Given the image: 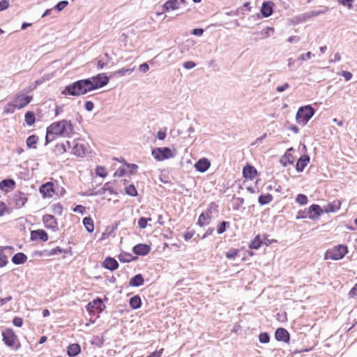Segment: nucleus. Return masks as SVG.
<instances>
[{
	"mask_svg": "<svg viewBox=\"0 0 357 357\" xmlns=\"http://www.w3.org/2000/svg\"><path fill=\"white\" fill-rule=\"evenodd\" d=\"M73 133V126L70 121L66 119L52 123L47 128L45 144L58 137H68Z\"/></svg>",
	"mask_w": 357,
	"mask_h": 357,
	"instance_id": "1",
	"label": "nucleus"
},
{
	"mask_svg": "<svg viewBox=\"0 0 357 357\" xmlns=\"http://www.w3.org/2000/svg\"><path fill=\"white\" fill-rule=\"evenodd\" d=\"M2 340L8 347L13 350H17L21 347L20 341L12 328H6L2 331Z\"/></svg>",
	"mask_w": 357,
	"mask_h": 357,
	"instance_id": "2",
	"label": "nucleus"
},
{
	"mask_svg": "<svg viewBox=\"0 0 357 357\" xmlns=\"http://www.w3.org/2000/svg\"><path fill=\"white\" fill-rule=\"evenodd\" d=\"M314 113L315 111L311 105L301 107L296 116L297 123L302 126L306 125Z\"/></svg>",
	"mask_w": 357,
	"mask_h": 357,
	"instance_id": "3",
	"label": "nucleus"
},
{
	"mask_svg": "<svg viewBox=\"0 0 357 357\" xmlns=\"http://www.w3.org/2000/svg\"><path fill=\"white\" fill-rule=\"evenodd\" d=\"M86 93V91L82 79L66 86L62 91L63 95L73 96H79Z\"/></svg>",
	"mask_w": 357,
	"mask_h": 357,
	"instance_id": "4",
	"label": "nucleus"
},
{
	"mask_svg": "<svg viewBox=\"0 0 357 357\" xmlns=\"http://www.w3.org/2000/svg\"><path fill=\"white\" fill-rule=\"evenodd\" d=\"M348 252V249L346 245H338L333 248L328 250L325 253V259L339 260L342 259Z\"/></svg>",
	"mask_w": 357,
	"mask_h": 357,
	"instance_id": "5",
	"label": "nucleus"
},
{
	"mask_svg": "<svg viewBox=\"0 0 357 357\" xmlns=\"http://www.w3.org/2000/svg\"><path fill=\"white\" fill-rule=\"evenodd\" d=\"M151 154L158 161L174 158L175 155L174 153L168 147L155 148L152 150Z\"/></svg>",
	"mask_w": 357,
	"mask_h": 357,
	"instance_id": "6",
	"label": "nucleus"
},
{
	"mask_svg": "<svg viewBox=\"0 0 357 357\" xmlns=\"http://www.w3.org/2000/svg\"><path fill=\"white\" fill-rule=\"evenodd\" d=\"M27 201L28 197L25 193L17 191L12 196L11 204L15 208L20 209L25 206Z\"/></svg>",
	"mask_w": 357,
	"mask_h": 357,
	"instance_id": "7",
	"label": "nucleus"
},
{
	"mask_svg": "<svg viewBox=\"0 0 357 357\" xmlns=\"http://www.w3.org/2000/svg\"><path fill=\"white\" fill-rule=\"evenodd\" d=\"M33 97L31 96H26L17 93L15 96L12 106L17 109H22L31 102Z\"/></svg>",
	"mask_w": 357,
	"mask_h": 357,
	"instance_id": "8",
	"label": "nucleus"
},
{
	"mask_svg": "<svg viewBox=\"0 0 357 357\" xmlns=\"http://www.w3.org/2000/svg\"><path fill=\"white\" fill-rule=\"evenodd\" d=\"M89 314L100 313L105 309V305L100 298H97L89 302L86 306Z\"/></svg>",
	"mask_w": 357,
	"mask_h": 357,
	"instance_id": "9",
	"label": "nucleus"
},
{
	"mask_svg": "<svg viewBox=\"0 0 357 357\" xmlns=\"http://www.w3.org/2000/svg\"><path fill=\"white\" fill-rule=\"evenodd\" d=\"M42 220L46 229L53 231L58 230V222L53 215L45 214L43 216Z\"/></svg>",
	"mask_w": 357,
	"mask_h": 357,
	"instance_id": "10",
	"label": "nucleus"
},
{
	"mask_svg": "<svg viewBox=\"0 0 357 357\" xmlns=\"http://www.w3.org/2000/svg\"><path fill=\"white\" fill-rule=\"evenodd\" d=\"M39 192L43 198H52L56 192L54 184L50 181L47 182L40 187Z\"/></svg>",
	"mask_w": 357,
	"mask_h": 357,
	"instance_id": "11",
	"label": "nucleus"
},
{
	"mask_svg": "<svg viewBox=\"0 0 357 357\" xmlns=\"http://www.w3.org/2000/svg\"><path fill=\"white\" fill-rule=\"evenodd\" d=\"M109 77L105 73H100L91 77L95 89L103 87L109 82Z\"/></svg>",
	"mask_w": 357,
	"mask_h": 357,
	"instance_id": "12",
	"label": "nucleus"
},
{
	"mask_svg": "<svg viewBox=\"0 0 357 357\" xmlns=\"http://www.w3.org/2000/svg\"><path fill=\"white\" fill-rule=\"evenodd\" d=\"M102 266L105 269L114 271L119 268V263L114 258L107 257L102 262Z\"/></svg>",
	"mask_w": 357,
	"mask_h": 357,
	"instance_id": "13",
	"label": "nucleus"
},
{
	"mask_svg": "<svg viewBox=\"0 0 357 357\" xmlns=\"http://www.w3.org/2000/svg\"><path fill=\"white\" fill-rule=\"evenodd\" d=\"M31 240L38 241L40 240L46 242L48 240V235L43 229H36L31 231Z\"/></svg>",
	"mask_w": 357,
	"mask_h": 357,
	"instance_id": "14",
	"label": "nucleus"
},
{
	"mask_svg": "<svg viewBox=\"0 0 357 357\" xmlns=\"http://www.w3.org/2000/svg\"><path fill=\"white\" fill-rule=\"evenodd\" d=\"M211 214L212 212L211 210L207 209L204 212L202 213L199 216L197 225L199 227H203L204 225H209L211 220Z\"/></svg>",
	"mask_w": 357,
	"mask_h": 357,
	"instance_id": "15",
	"label": "nucleus"
},
{
	"mask_svg": "<svg viewBox=\"0 0 357 357\" xmlns=\"http://www.w3.org/2000/svg\"><path fill=\"white\" fill-rule=\"evenodd\" d=\"M257 175V171L255 167L247 165L243 169V176L246 179L252 180Z\"/></svg>",
	"mask_w": 357,
	"mask_h": 357,
	"instance_id": "16",
	"label": "nucleus"
},
{
	"mask_svg": "<svg viewBox=\"0 0 357 357\" xmlns=\"http://www.w3.org/2000/svg\"><path fill=\"white\" fill-rule=\"evenodd\" d=\"M324 213V208H321L318 204H312L308 208V217L311 219L317 218L321 213Z\"/></svg>",
	"mask_w": 357,
	"mask_h": 357,
	"instance_id": "17",
	"label": "nucleus"
},
{
	"mask_svg": "<svg viewBox=\"0 0 357 357\" xmlns=\"http://www.w3.org/2000/svg\"><path fill=\"white\" fill-rule=\"evenodd\" d=\"M342 202L340 200H335L329 202L324 207V213H329L336 212L340 208Z\"/></svg>",
	"mask_w": 357,
	"mask_h": 357,
	"instance_id": "18",
	"label": "nucleus"
},
{
	"mask_svg": "<svg viewBox=\"0 0 357 357\" xmlns=\"http://www.w3.org/2000/svg\"><path fill=\"white\" fill-rule=\"evenodd\" d=\"M210 161L205 158L199 160L195 165V168L200 172H206L210 167Z\"/></svg>",
	"mask_w": 357,
	"mask_h": 357,
	"instance_id": "19",
	"label": "nucleus"
},
{
	"mask_svg": "<svg viewBox=\"0 0 357 357\" xmlns=\"http://www.w3.org/2000/svg\"><path fill=\"white\" fill-rule=\"evenodd\" d=\"M16 183L13 179H4L0 182V189L6 192L13 190Z\"/></svg>",
	"mask_w": 357,
	"mask_h": 357,
	"instance_id": "20",
	"label": "nucleus"
},
{
	"mask_svg": "<svg viewBox=\"0 0 357 357\" xmlns=\"http://www.w3.org/2000/svg\"><path fill=\"white\" fill-rule=\"evenodd\" d=\"M86 148L82 143L79 142H75L72 148V153L78 156L83 157L86 153Z\"/></svg>",
	"mask_w": 357,
	"mask_h": 357,
	"instance_id": "21",
	"label": "nucleus"
},
{
	"mask_svg": "<svg viewBox=\"0 0 357 357\" xmlns=\"http://www.w3.org/2000/svg\"><path fill=\"white\" fill-rule=\"evenodd\" d=\"M310 162V157L307 155H302L297 161L296 169L298 172H302Z\"/></svg>",
	"mask_w": 357,
	"mask_h": 357,
	"instance_id": "22",
	"label": "nucleus"
},
{
	"mask_svg": "<svg viewBox=\"0 0 357 357\" xmlns=\"http://www.w3.org/2000/svg\"><path fill=\"white\" fill-rule=\"evenodd\" d=\"M293 151L292 148L289 149L284 155L281 158L280 162L282 164L283 166L286 167L289 165H291L294 163V157L291 153V151Z\"/></svg>",
	"mask_w": 357,
	"mask_h": 357,
	"instance_id": "23",
	"label": "nucleus"
},
{
	"mask_svg": "<svg viewBox=\"0 0 357 357\" xmlns=\"http://www.w3.org/2000/svg\"><path fill=\"white\" fill-rule=\"evenodd\" d=\"M151 250V248L146 244L139 243L134 246L132 251L137 255H146Z\"/></svg>",
	"mask_w": 357,
	"mask_h": 357,
	"instance_id": "24",
	"label": "nucleus"
},
{
	"mask_svg": "<svg viewBox=\"0 0 357 357\" xmlns=\"http://www.w3.org/2000/svg\"><path fill=\"white\" fill-rule=\"evenodd\" d=\"M112 60L111 56L108 53H105L103 56H99L96 59L97 61V68L98 69H102L106 67L110 61Z\"/></svg>",
	"mask_w": 357,
	"mask_h": 357,
	"instance_id": "25",
	"label": "nucleus"
},
{
	"mask_svg": "<svg viewBox=\"0 0 357 357\" xmlns=\"http://www.w3.org/2000/svg\"><path fill=\"white\" fill-rule=\"evenodd\" d=\"M273 3L272 1H265L262 3L261 13L265 17H269L273 13Z\"/></svg>",
	"mask_w": 357,
	"mask_h": 357,
	"instance_id": "26",
	"label": "nucleus"
},
{
	"mask_svg": "<svg viewBox=\"0 0 357 357\" xmlns=\"http://www.w3.org/2000/svg\"><path fill=\"white\" fill-rule=\"evenodd\" d=\"M275 338L279 341H284L287 342L289 340V333L284 328H278L275 332Z\"/></svg>",
	"mask_w": 357,
	"mask_h": 357,
	"instance_id": "27",
	"label": "nucleus"
},
{
	"mask_svg": "<svg viewBox=\"0 0 357 357\" xmlns=\"http://www.w3.org/2000/svg\"><path fill=\"white\" fill-rule=\"evenodd\" d=\"M27 257L22 252H17L12 257V261L15 264H22L26 261Z\"/></svg>",
	"mask_w": 357,
	"mask_h": 357,
	"instance_id": "28",
	"label": "nucleus"
},
{
	"mask_svg": "<svg viewBox=\"0 0 357 357\" xmlns=\"http://www.w3.org/2000/svg\"><path fill=\"white\" fill-rule=\"evenodd\" d=\"M144 282L143 276L141 274H137L132 278L129 282L130 286L139 287L142 286Z\"/></svg>",
	"mask_w": 357,
	"mask_h": 357,
	"instance_id": "29",
	"label": "nucleus"
},
{
	"mask_svg": "<svg viewBox=\"0 0 357 357\" xmlns=\"http://www.w3.org/2000/svg\"><path fill=\"white\" fill-rule=\"evenodd\" d=\"M178 8V2L177 0H168L163 6V10L167 12L170 10H176Z\"/></svg>",
	"mask_w": 357,
	"mask_h": 357,
	"instance_id": "30",
	"label": "nucleus"
},
{
	"mask_svg": "<svg viewBox=\"0 0 357 357\" xmlns=\"http://www.w3.org/2000/svg\"><path fill=\"white\" fill-rule=\"evenodd\" d=\"M80 351L81 348L78 344H71L68 347V354L70 356H76Z\"/></svg>",
	"mask_w": 357,
	"mask_h": 357,
	"instance_id": "31",
	"label": "nucleus"
},
{
	"mask_svg": "<svg viewBox=\"0 0 357 357\" xmlns=\"http://www.w3.org/2000/svg\"><path fill=\"white\" fill-rule=\"evenodd\" d=\"M83 224L86 229V231L89 233H91L94 230V224L93 220L90 217H86L83 219Z\"/></svg>",
	"mask_w": 357,
	"mask_h": 357,
	"instance_id": "32",
	"label": "nucleus"
},
{
	"mask_svg": "<svg viewBox=\"0 0 357 357\" xmlns=\"http://www.w3.org/2000/svg\"><path fill=\"white\" fill-rule=\"evenodd\" d=\"M273 196L271 194L261 195L258 198V202L261 205L269 204L273 201Z\"/></svg>",
	"mask_w": 357,
	"mask_h": 357,
	"instance_id": "33",
	"label": "nucleus"
},
{
	"mask_svg": "<svg viewBox=\"0 0 357 357\" xmlns=\"http://www.w3.org/2000/svg\"><path fill=\"white\" fill-rule=\"evenodd\" d=\"M262 244V241L259 236V235H257L255 237V238L251 241V242L249 244V248L250 249H259Z\"/></svg>",
	"mask_w": 357,
	"mask_h": 357,
	"instance_id": "34",
	"label": "nucleus"
},
{
	"mask_svg": "<svg viewBox=\"0 0 357 357\" xmlns=\"http://www.w3.org/2000/svg\"><path fill=\"white\" fill-rule=\"evenodd\" d=\"M141 298L138 296H135L130 299V305L132 309H138L141 307Z\"/></svg>",
	"mask_w": 357,
	"mask_h": 357,
	"instance_id": "35",
	"label": "nucleus"
},
{
	"mask_svg": "<svg viewBox=\"0 0 357 357\" xmlns=\"http://www.w3.org/2000/svg\"><path fill=\"white\" fill-rule=\"evenodd\" d=\"M38 140V137L36 135H30L26 139L27 146L29 148L36 149Z\"/></svg>",
	"mask_w": 357,
	"mask_h": 357,
	"instance_id": "36",
	"label": "nucleus"
},
{
	"mask_svg": "<svg viewBox=\"0 0 357 357\" xmlns=\"http://www.w3.org/2000/svg\"><path fill=\"white\" fill-rule=\"evenodd\" d=\"M25 122L28 126H32L36 121L35 114L33 112L29 111L24 116Z\"/></svg>",
	"mask_w": 357,
	"mask_h": 357,
	"instance_id": "37",
	"label": "nucleus"
},
{
	"mask_svg": "<svg viewBox=\"0 0 357 357\" xmlns=\"http://www.w3.org/2000/svg\"><path fill=\"white\" fill-rule=\"evenodd\" d=\"M118 258L119 261L123 263L130 262L133 259L132 255L128 252L121 253L119 255Z\"/></svg>",
	"mask_w": 357,
	"mask_h": 357,
	"instance_id": "38",
	"label": "nucleus"
},
{
	"mask_svg": "<svg viewBox=\"0 0 357 357\" xmlns=\"http://www.w3.org/2000/svg\"><path fill=\"white\" fill-rule=\"evenodd\" d=\"M52 212L58 215H61L63 213V206L60 203H56L51 206Z\"/></svg>",
	"mask_w": 357,
	"mask_h": 357,
	"instance_id": "39",
	"label": "nucleus"
},
{
	"mask_svg": "<svg viewBox=\"0 0 357 357\" xmlns=\"http://www.w3.org/2000/svg\"><path fill=\"white\" fill-rule=\"evenodd\" d=\"M239 255V250L231 248L225 253V256L228 259H234Z\"/></svg>",
	"mask_w": 357,
	"mask_h": 357,
	"instance_id": "40",
	"label": "nucleus"
},
{
	"mask_svg": "<svg viewBox=\"0 0 357 357\" xmlns=\"http://www.w3.org/2000/svg\"><path fill=\"white\" fill-rule=\"evenodd\" d=\"M86 89V93L95 90L91 77L89 79H82Z\"/></svg>",
	"mask_w": 357,
	"mask_h": 357,
	"instance_id": "41",
	"label": "nucleus"
},
{
	"mask_svg": "<svg viewBox=\"0 0 357 357\" xmlns=\"http://www.w3.org/2000/svg\"><path fill=\"white\" fill-rule=\"evenodd\" d=\"M125 192L128 195H130L132 197H136L137 195V190L135 186L132 184L127 186L125 189Z\"/></svg>",
	"mask_w": 357,
	"mask_h": 357,
	"instance_id": "42",
	"label": "nucleus"
},
{
	"mask_svg": "<svg viewBox=\"0 0 357 357\" xmlns=\"http://www.w3.org/2000/svg\"><path fill=\"white\" fill-rule=\"evenodd\" d=\"M96 174L97 176H100L102 178H105L107 176L108 172L105 167L102 166H98L96 168Z\"/></svg>",
	"mask_w": 357,
	"mask_h": 357,
	"instance_id": "43",
	"label": "nucleus"
},
{
	"mask_svg": "<svg viewBox=\"0 0 357 357\" xmlns=\"http://www.w3.org/2000/svg\"><path fill=\"white\" fill-rule=\"evenodd\" d=\"M9 213L10 209L7 206L6 204L2 201H0V217Z\"/></svg>",
	"mask_w": 357,
	"mask_h": 357,
	"instance_id": "44",
	"label": "nucleus"
},
{
	"mask_svg": "<svg viewBox=\"0 0 357 357\" xmlns=\"http://www.w3.org/2000/svg\"><path fill=\"white\" fill-rule=\"evenodd\" d=\"M149 221H151V218H140L138 220V226L139 228L141 229H144L147 226V223Z\"/></svg>",
	"mask_w": 357,
	"mask_h": 357,
	"instance_id": "45",
	"label": "nucleus"
},
{
	"mask_svg": "<svg viewBox=\"0 0 357 357\" xmlns=\"http://www.w3.org/2000/svg\"><path fill=\"white\" fill-rule=\"evenodd\" d=\"M296 201L301 205H305L307 203L308 199L306 195L299 194L297 195Z\"/></svg>",
	"mask_w": 357,
	"mask_h": 357,
	"instance_id": "46",
	"label": "nucleus"
},
{
	"mask_svg": "<svg viewBox=\"0 0 357 357\" xmlns=\"http://www.w3.org/2000/svg\"><path fill=\"white\" fill-rule=\"evenodd\" d=\"M229 225V223L228 222L223 221L222 222L218 227V233L219 234L224 233L227 227H228Z\"/></svg>",
	"mask_w": 357,
	"mask_h": 357,
	"instance_id": "47",
	"label": "nucleus"
},
{
	"mask_svg": "<svg viewBox=\"0 0 357 357\" xmlns=\"http://www.w3.org/2000/svg\"><path fill=\"white\" fill-rule=\"evenodd\" d=\"M259 339L261 343H268L270 340L269 336L266 333H260Z\"/></svg>",
	"mask_w": 357,
	"mask_h": 357,
	"instance_id": "48",
	"label": "nucleus"
},
{
	"mask_svg": "<svg viewBox=\"0 0 357 357\" xmlns=\"http://www.w3.org/2000/svg\"><path fill=\"white\" fill-rule=\"evenodd\" d=\"M23 323H24L23 319L21 317H15L13 319V324H14V326H15L17 327H21L23 325Z\"/></svg>",
	"mask_w": 357,
	"mask_h": 357,
	"instance_id": "49",
	"label": "nucleus"
},
{
	"mask_svg": "<svg viewBox=\"0 0 357 357\" xmlns=\"http://www.w3.org/2000/svg\"><path fill=\"white\" fill-rule=\"evenodd\" d=\"M8 264V258L7 257L3 254L0 253V267H4Z\"/></svg>",
	"mask_w": 357,
	"mask_h": 357,
	"instance_id": "50",
	"label": "nucleus"
},
{
	"mask_svg": "<svg viewBox=\"0 0 357 357\" xmlns=\"http://www.w3.org/2000/svg\"><path fill=\"white\" fill-rule=\"evenodd\" d=\"M340 75L341 76H342L345 79V80H347V81L350 80L352 78V76H353L351 73H350L349 71H347V70H342L340 73Z\"/></svg>",
	"mask_w": 357,
	"mask_h": 357,
	"instance_id": "51",
	"label": "nucleus"
},
{
	"mask_svg": "<svg viewBox=\"0 0 357 357\" xmlns=\"http://www.w3.org/2000/svg\"><path fill=\"white\" fill-rule=\"evenodd\" d=\"M164 351V349L162 348L159 350L155 351L146 357H160Z\"/></svg>",
	"mask_w": 357,
	"mask_h": 357,
	"instance_id": "52",
	"label": "nucleus"
},
{
	"mask_svg": "<svg viewBox=\"0 0 357 357\" xmlns=\"http://www.w3.org/2000/svg\"><path fill=\"white\" fill-rule=\"evenodd\" d=\"M68 1H60L59 3H58L56 6V8L58 10H62L63 9H64L67 5H68Z\"/></svg>",
	"mask_w": 357,
	"mask_h": 357,
	"instance_id": "53",
	"label": "nucleus"
},
{
	"mask_svg": "<svg viewBox=\"0 0 357 357\" xmlns=\"http://www.w3.org/2000/svg\"><path fill=\"white\" fill-rule=\"evenodd\" d=\"M134 70V68H132V69H128V68H121L119 70H118L116 73L121 75V76H123L124 75H126L127 73L128 72H131Z\"/></svg>",
	"mask_w": 357,
	"mask_h": 357,
	"instance_id": "54",
	"label": "nucleus"
},
{
	"mask_svg": "<svg viewBox=\"0 0 357 357\" xmlns=\"http://www.w3.org/2000/svg\"><path fill=\"white\" fill-rule=\"evenodd\" d=\"M73 211L74 212H77V213H82L83 214L84 213H85L86 211V208L84 206H82V205H77L74 208H73Z\"/></svg>",
	"mask_w": 357,
	"mask_h": 357,
	"instance_id": "55",
	"label": "nucleus"
},
{
	"mask_svg": "<svg viewBox=\"0 0 357 357\" xmlns=\"http://www.w3.org/2000/svg\"><path fill=\"white\" fill-rule=\"evenodd\" d=\"M9 6V2L7 0L0 1V11L7 9Z\"/></svg>",
	"mask_w": 357,
	"mask_h": 357,
	"instance_id": "56",
	"label": "nucleus"
},
{
	"mask_svg": "<svg viewBox=\"0 0 357 357\" xmlns=\"http://www.w3.org/2000/svg\"><path fill=\"white\" fill-rule=\"evenodd\" d=\"M84 108L86 109V110L87 111H92L93 109L94 108V104L92 101H86L84 104Z\"/></svg>",
	"mask_w": 357,
	"mask_h": 357,
	"instance_id": "57",
	"label": "nucleus"
},
{
	"mask_svg": "<svg viewBox=\"0 0 357 357\" xmlns=\"http://www.w3.org/2000/svg\"><path fill=\"white\" fill-rule=\"evenodd\" d=\"M289 88V84L288 83H284L282 86H278L276 88V91L279 93L283 92L284 91L288 89Z\"/></svg>",
	"mask_w": 357,
	"mask_h": 357,
	"instance_id": "58",
	"label": "nucleus"
},
{
	"mask_svg": "<svg viewBox=\"0 0 357 357\" xmlns=\"http://www.w3.org/2000/svg\"><path fill=\"white\" fill-rule=\"evenodd\" d=\"M349 296L351 298H354L357 296V283L349 291Z\"/></svg>",
	"mask_w": 357,
	"mask_h": 357,
	"instance_id": "59",
	"label": "nucleus"
},
{
	"mask_svg": "<svg viewBox=\"0 0 357 357\" xmlns=\"http://www.w3.org/2000/svg\"><path fill=\"white\" fill-rule=\"evenodd\" d=\"M196 66L195 63L191 61H185L183 63V67L185 69H191L193 68Z\"/></svg>",
	"mask_w": 357,
	"mask_h": 357,
	"instance_id": "60",
	"label": "nucleus"
},
{
	"mask_svg": "<svg viewBox=\"0 0 357 357\" xmlns=\"http://www.w3.org/2000/svg\"><path fill=\"white\" fill-rule=\"evenodd\" d=\"M195 232L193 231H187L184 233L183 237L185 241L190 240L194 236Z\"/></svg>",
	"mask_w": 357,
	"mask_h": 357,
	"instance_id": "61",
	"label": "nucleus"
},
{
	"mask_svg": "<svg viewBox=\"0 0 357 357\" xmlns=\"http://www.w3.org/2000/svg\"><path fill=\"white\" fill-rule=\"evenodd\" d=\"M62 252H63V249H61L60 247H56L50 250V255H57V254H61Z\"/></svg>",
	"mask_w": 357,
	"mask_h": 357,
	"instance_id": "62",
	"label": "nucleus"
},
{
	"mask_svg": "<svg viewBox=\"0 0 357 357\" xmlns=\"http://www.w3.org/2000/svg\"><path fill=\"white\" fill-rule=\"evenodd\" d=\"M102 192L105 193V192L109 191L110 194L114 192L113 190L109 186V183H106L102 188Z\"/></svg>",
	"mask_w": 357,
	"mask_h": 357,
	"instance_id": "63",
	"label": "nucleus"
},
{
	"mask_svg": "<svg viewBox=\"0 0 357 357\" xmlns=\"http://www.w3.org/2000/svg\"><path fill=\"white\" fill-rule=\"evenodd\" d=\"M354 0H341L340 2L343 5L348 7V8H352V2Z\"/></svg>",
	"mask_w": 357,
	"mask_h": 357,
	"instance_id": "64",
	"label": "nucleus"
}]
</instances>
